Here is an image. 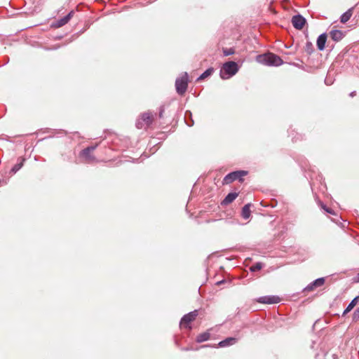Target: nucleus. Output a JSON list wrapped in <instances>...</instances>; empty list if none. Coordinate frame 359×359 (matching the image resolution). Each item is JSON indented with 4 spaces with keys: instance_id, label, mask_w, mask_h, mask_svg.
<instances>
[{
    "instance_id": "nucleus-1",
    "label": "nucleus",
    "mask_w": 359,
    "mask_h": 359,
    "mask_svg": "<svg viewBox=\"0 0 359 359\" xmlns=\"http://www.w3.org/2000/svg\"><path fill=\"white\" fill-rule=\"evenodd\" d=\"M257 61L267 66L278 67L283 64V60L279 56L271 53L258 55Z\"/></svg>"
},
{
    "instance_id": "nucleus-2",
    "label": "nucleus",
    "mask_w": 359,
    "mask_h": 359,
    "mask_svg": "<svg viewBox=\"0 0 359 359\" xmlns=\"http://www.w3.org/2000/svg\"><path fill=\"white\" fill-rule=\"evenodd\" d=\"M238 64L233 61H229L223 64L220 70V77L222 79H228L234 76L238 72Z\"/></svg>"
},
{
    "instance_id": "nucleus-3",
    "label": "nucleus",
    "mask_w": 359,
    "mask_h": 359,
    "mask_svg": "<svg viewBox=\"0 0 359 359\" xmlns=\"http://www.w3.org/2000/svg\"><path fill=\"white\" fill-rule=\"evenodd\" d=\"M188 74L187 72H184L182 76L176 79L175 88L178 95H183L186 93L188 88Z\"/></svg>"
},
{
    "instance_id": "nucleus-4",
    "label": "nucleus",
    "mask_w": 359,
    "mask_h": 359,
    "mask_svg": "<svg viewBox=\"0 0 359 359\" xmlns=\"http://www.w3.org/2000/svg\"><path fill=\"white\" fill-rule=\"evenodd\" d=\"M248 175V171L245 170H236L231 172L226 175L223 179V184H228L236 180H238L242 182L243 181V177Z\"/></svg>"
},
{
    "instance_id": "nucleus-5",
    "label": "nucleus",
    "mask_w": 359,
    "mask_h": 359,
    "mask_svg": "<svg viewBox=\"0 0 359 359\" xmlns=\"http://www.w3.org/2000/svg\"><path fill=\"white\" fill-rule=\"evenodd\" d=\"M198 316V311L194 310L193 311L189 312L187 314H185L180 320V326L182 327L191 329V326L189 325L190 323L194 321Z\"/></svg>"
},
{
    "instance_id": "nucleus-6",
    "label": "nucleus",
    "mask_w": 359,
    "mask_h": 359,
    "mask_svg": "<svg viewBox=\"0 0 359 359\" xmlns=\"http://www.w3.org/2000/svg\"><path fill=\"white\" fill-rule=\"evenodd\" d=\"M97 147V144H95L94 146H90V147L85 148L80 152V154H79L80 157L83 158L85 159L86 163H93L95 161V156L91 155L90 153L92 151H93L96 149Z\"/></svg>"
},
{
    "instance_id": "nucleus-7",
    "label": "nucleus",
    "mask_w": 359,
    "mask_h": 359,
    "mask_svg": "<svg viewBox=\"0 0 359 359\" xmlns=\"http://www.w3.org/2000/svg\"><path fill=\"white\" fill-rule=\"evenodd\" d=\"M306 22V19L300 14L295 15L292 18V23L293 27L299 30L304 27Z\"/></svg>"
},
{
    "instance_id": "nucleus-8",
    "label": "nucleus",
    "mask_w": 359,
    "mask_h": 359,
    "mask_svg": "<svg viewBox=\"0 0 359 359\" xmlns=\"http://www.w3.org/2000/svg\"><path fill=\"white\" fill-rule=\"evenodd\" d=\"M257 302L261 304H276L280 301V299L278 296L269 295V296H263L260 297L257 299Z\"/></svg>"
},
{
    "instance_id": "nucleus-9",
    "label": "nucleus",
    "mask_w": 359,
    "mask_h": 359,
    "mask_svg": "<svg viewBox=\"0 0 359 359\" xmlns=\"http://www.w3.org/2000/svg\"><path fill=\"white\" fill-rule=\"evenodd\" d=\"M325 281V278H318L309 283L304 289L305 292H311L313 291L315 288L318 287H320L324 285Z\"/></svg>"
},
{
    "instance_id": "nucleus-10",
    "label": "nucleus",
    "mask_w": 359,
    "mask_h": 359,
    "mask_svg": "<svg viewBox=\"0 0 359 359\" xmlns=\"http://www.w3.org/2000/svg\"><path fill=\"white\" fill-rule=\"evenodd\" d=\"M74 12V11H70L67 15L58 20L55 23L56 27H61L66 25L70 19L72 18Z\"/></svg>"
},
{
    "instance_id": "nucleus-11",
    "label": "nucleus",
    "mask_w": 359,
    "mask_h": 359,
    "mask_svg": "<svg viewBox=\"0 0 359 359\" xmlns=\"http://www.w3.org/2000/svg\"><path fill=\"white\" fill-rule=\"evenodd\" d=\"M327 41V34L325 33H323L318 36L317 39V47L318 50H323L325 49V43Z\"/></svg>"
},
{
    "instance_id": "nucleus-12",
    "label": "nucleus",
    "mask_w": 359,
    "mask_h": 359,
    "mask_svg": "<svg viewBox=\"0 0 359 359\" xmlns=\"http://www.w3.org/2000/svg\"><path fill=\"white\" fill-rule=\"evenodd\" d=\"M142 121L144 123L146 127H149L151 125L154 116L151 112H144L141 115Z\"/></svg>"
},
{
    "instance_id": "nucleus-13",
    "label": "nucleus",
    "mask_w": 359,
    "mask_h": 359,
    "mask_svg": "<svg viewBox=\"0 0 359 359\" xmlns=\"http://www.w3.org/2000/svg\"><path fill=\"white\" fill-rule=\"evenodd\" d=\"M238 341L236 337H227L225 339L219 341L218 346L219 347H226L235 344Z\"/></svg>"
},
{
    "instance_id": "nucleus-14",
    "label": "nucleus",
    "mask_w": 359,
    "mask_h": 359,
    "mask_svg": "<svg viewBox=\"0 0 359 359\" xmlns=\"http://www.w3.org/2000/svg\"><path fill=\"white\" fill-rule=\"evenodd\" d=\"M238 196V194L236 192L229 193L226 196L222 201L221 204L222 205H226L231 203H232Z\"/></svg>"
},
{
    "instance_id": "nucleus-15",
    "label": "nucleus",
    "mask_w": 359,
    "mask_h": 359,
    "mask_svg": "<svg viewBox=\"0 0 359 359\" xmlns=\"http://www.w3.org/2000/svg\"><path fill=\"white\" fill-rule=\"evenodd\" d=\"M330 35L332 39L334 41H339L344 37V34L342 31L339 29L332 30L330 32Z\"/></svg>"
},
{
    "instance_id": "nucleus-16",
    "label": "nucleus",
    "mask_w": 359,
    "mask_h": 359,
    "mask_svg": "<svg viewBox=\"0 0 359 359\" xmlns=\"http://www.w3.org/2000/svg\"><path fill=\"white\" fill-rule=\"evenodd\" d=\"M359 299V295L355 297L354 299L351 300V302L348 304L346 309L344 311L342 316H346L348 313H349L357 304L358 301Z\"/></svg>"
},
{
    "instance_id": "nucleus-17",
    "label": "nucleus",
    "mask_w": 359,
    "mask_h": 359,
    "mask_svg": "<svg viewBox=\"0 0 359 359\" xmlns=\"http://www.w3.org/2000/svg\"><path fill=\"white\" fill-rule=\"evenodd\" d=\"M353 7L349 8L347 11L344 13L340 17V21L341 23H346L348 22L353 15Z\"/></svg>"
},
{
    "instance_id": "nucleus-18",
    "label": "nucleus",
    "mask_w": 359,
    "mask_h": 359,
    "mask_svg": "<svg viewBox=\"0 0 359 359\" xmlns=\"http://www.w3.org/2000/svg\"><path fill=\"white\" fill-rule=\"evenodd\" d=\"M250 204L248 203L245 205L242 208L241 215L243 218L247 219L250 217Z\"/></svg>"
},
{
    "instance_id": "nucleus-19",
    "label": "nucleus",
    "mask_w": 359,
    "mask_h": 359,
    "mask_svg": "<svg viewBox=\"0 0 359 359\" xmlns=\"http://www.w3.org/2000/svg\"><path fill=\"white\" fill-rule=\"evenodd\" d=\"M210 337V334L208 332H205L203 333L198 334L196 340L198 343H202L203 341L208 340Z\"/></svg>"
},
{
    "instance_id": "nucleus-20",
    "label": "nucleus",
    "mask_w": 359,
    "mask_h": 359,
    "mask_svg": "<svg viewBox=\"0 0 359 359\" xmlns=\"http://www.w3.org/2000/svg\"><path fill=\"white\" fill-rule=\"evenodd\" d=\"M184 121L186 124L191 127L194 125V120L192 118V114L190 111H187L184 114Z\"/></svg>"
},
{
    "instance_id": "nucleus-21",
    "label": "nucleus",
    "mask_w": 359,
    "mask_h": 359,
    "mask_svg": "<svg viewBox=\"0 0 359 359\" xmlns=\"http://www.w3.org/2000/svg\"><path fill=\"white\" fill-rule=\"evenodd\" d=\"M24 158H18V162L11 168V172L13 173L17 172L23 165Z\"/></svg>"
},
{
    "instance_id": "nucleus-22",
    "label": "nucleus",
    "mask_w": 359,
    "mask_h": 359,
    "mask_svg": "<svg viewBox=\"0 0 359 359\" xmlns=\"http://www.w3.org/2000/svg\"><path fill=\"white\" fill-rule=\"evenodd\" d=\"M214 72V68L210 67L207 69L201 76L198 78V80H203L205 78L210 76Z\"/></svg>"
},
{
    "instance_id": "nucleus-23",
    "label": "nucleus",
    "mask_w": 359,
    "mask_h": 359,
    "mask_svg": "<svg viewBox=\"0 0 359 359\" xmlns=\"http://www.w3.org/2000/svg\"><path fill=\"white\" fill-rule=\"evenodd\" d=\"M262 266L263 264L261 262H257L250 267V271L253 272L259 271L262 268Z\"/></svg>"
},
{
    "instance_id": "nucleus-24",
    "label": "nucleus",
    "mask_w": 359,
    "mask_h": 359,
    "mask_svg": "<svg viewBox=\"0 0 359 359\" xmlns=\"http://www.w3.org/2000/svg\"><path fill=\"white\" fill-rule=\"evenodd\" d=\"M321 352L318 353L315 355V359H324L327 354V351L325 350L322 349V346H320Z\"/></svg>"
},
{
    "instance_id": "nucleus-25",
    "label": "nucleus",
    "mask_w": 359,
    "mask_h": 359,
    "mask_svg": "<svg viewBox=\"0 0 359 359\" xmlns=\"http://www.w3.org/2000/svg\"><path fill=\"white\" fill-rule=\"evenodd\" d=\"M305 50L309 53L311 54L313 51V46L311 42H306V46H305Z\"/></svg>"
},
{
    "instance_id": "nucleus-26",
    "label": "nucleus",
    "mask_w": 359,
    "mask_h": 359,
    "mask_svg": "<svg viewBox=\"0 0 359 359\" xmlns=\"http://www.w3.org/2000/svg\"><path fill=\"white\" fill-rule=\"evenodd\" d=\"M235 53V50L233 48H223V54L224 56H229L233 55Z\"/></svg>"
},
{
    "instance_id": "nucleus-27",
    "label": "nucleus",
    "mask_w": 359,
    "mask_h": 359,
    "mask_svg": "<svg viewBox=\"0 0 359 359\" xmlns=\"http://www.w3.org/2000/svg\"><path fill=\"white\" fill-rule=\"evenodd\" d=\"M136 127L139 129H142L143 128H147L145 126V124L142 121V118H140V119H138L136 122Z\"/></svg>"
},
{
    "instance_id": "nucleus-28",
    "label": "nucleus",
    "mask_w": 359,
    "mask_h": 359,
    "mask_svg": "<svg viewBox=\"0 0 359 359\" xmlns=\"http://www.w3.org/2000/svg\"><path fill=\"white\" fill-rule=\"evenodd\" d=\"M353 320L358 321L359 320V307L355 310L353 314Z\"/></svg>"
},
{
    "instance_id": "nucleus-29",
    "label": "nucleus",
    "mask_w": 359,
    "mask_h": 359,
    "mask_svg": "<svg viewBox=\"0 0 359 359\" xmlns=\"http://www.w3.org/2000/svg\"><path fill=\"white\" fill-rule=\"evenodd\" d=\"M320 205H321V208H323L325 212H328V213H330V214H332V215H334V211H333L331 208L326 207V206H325L324 204H323V203H321V204H320Z\"/></svg>"
},
{
    "instance_id": "nucleus-30",
    "label": "nucleus",
    "mask_w": 359,
    "mask_h": 359,
    "mask_svg": "<svg viewBox=\"0 0 359 359\" xmlns=\"http://www.w3.org/2000/svg\"><path fill=\"white\" fill-rule=\"evenodd\" d=\"M163 112H164V107H163V106H161L159 108V113H158V116L160 118H163Z\"/></svg>"
},
{
    "instance_id": "nucleus-31",
    "label": "nucleus",
    "mask_w": 359,
    "mask_h": 359,
    "mask_svg": "<svg viewBox=\"0 0 359 359\" xmlns=\"http://www.w3.org/2000/svg\"><path fill=\"white\" fill-rule=\"evenodd\" d=\"M355 95V91H353L352 93H350L351 97H353Z\"/></svg>"
},
{
    "instance_id": "nucleus-32",
    "label": "nucleus",
    "mask_w": 359,
    "mask_h": 359,
    "mask_svg": "<svg viewBox=\"0 0 359 359\" xmlns=\"http://www.w3.org/2000/svg\"><path fill=\"white\" fill-rule=\"evenodd\" d=\"M314 344H315V341H313V342H312V344H311V348H314Z\"/></svg>"
},
{
    "instance_id": "nucleus-33",
    "label": "nucleus",
    "mask_w": 359,
    "mask_h": 359,
    "mask_svg": "<svg viewBox=\"0 0 359 359\" xmlns=\"http://www.w3.org/2000/svg\"><path fill=\"white\" fill-rule=\"evenodd\" d=\"M222 283H223V281H219V282H217V285H220V284H222Z\"/></svg>"
},
{
    "instance_id": "nucleus-34",
    "label": "nucleus",
    "mask_w": 359,
    "mask_h": 359,
    "mask_svg": "<svg viewBox=\"0 0 359 359\" xmlns=\"http://www.w3.org/2000/svg\"><path fill=\"white\" fill-rule=\"evenodd\" d=\"M355 7L359 8V2L358 4H356Z\"/></svg>"
},
{
    "instance_id": "nucleus-35",
    "label": "nucleus",
    "mask_w": 359,
    "mask_h": 359,
    "mask_svg": "<svg viewBox=\"0 0 359 359\" xmlns=\"http://www.w3.org/2000/svg\"><path fill=\"white\" fill-rule=\"evenodd\" d=\"M2 182H4V180H1V179H0V184H1Z\"/></svg>"
},
{
    "instance_id": "nucleus-36",
    "label": "nucleus",
    "mask_w": 359,
    "mask_h": 359,
    "mask_svg": "<svg viewBox=\"0 0 359 359\" xmlns=\"http://www.w3.org/2000/svg\"><path fill=\"white\" fill-rule=\"evenodd\" d=\"M209 346L208 345L202 346L201 347H207Z\"/></svg>"
},
{
    "instance_id": "nucleus-37",
    "label": "nucleus",
    "mask_w": 359,
    "mask_h": 359,
    "mask_svg": "<svg viewBox=\"0 0 359 359\" xmlns=\"http://www.w3.org/2000/svg\"><path fill=\"white\" fill-rule=\"evenodd\" d=\"M358 280L359 281V273L358 274Z\"/></svg>"
}]
</instances>
